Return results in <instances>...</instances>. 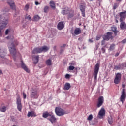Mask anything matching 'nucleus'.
<instances>
[{"label":"nucleus","mask_w":126,"mask_h":126,"mask_svg":"<svg viewBox=\"0 0 126 126\" xmlns=\"http://www.w3.org/2000/svg\"><path fill=\"white\" fill-rule=\"evenodd\" d=\"M18 45V42L17 40H14L8 43V47L9 48V52L13 57H15L16 55V49H15V46Z\"/></svg>","instance_id":"1"},{"label":"nucleus","mask_w":126,"mask_h":126,"mask_svg":"<svg viewBox=\"0 0 126 126\" xmlns=\"http://www.w3.org/2000/svg\"><path fill=\"white\" fill-rule=\"evenodd\" d=\"M126 11L120 13V21L121 22L120 24V28L122 30L126 29V24L124 22L125 21V19H126Z\"/></svg>","instance_id":"2"},{"label":"nucleus","mask_w":126,"mask_h":126,"mask_svg":"<svg viewBox=\"0 0 126 126\" xmlns=\"http://www.w3.org/2000/svg\"><path fill=\"white\" fill-rule=\"evenodd\" d=\"M50 48L47 46H44L41 47H37L35 48L32 51V54L34 55H36V54H40V53H42L44 52V53L46 52H48Z\"/></svg>","instance_id":"3"},{"label":"nucleus","mask_w":126,"mask_h":126,"mask_svg":"<svg viewBox=\"0 0 126 126\" xmlns=\"http://www.w3.org/2000/svg\"><path fill=\"white\" fill-rule=\"evenodd\" d=\"M8 23V20H7V18L4 16V15H0V28L1 29L5 28Z\"/></svg>","instance_id":"4"},{"label":"nucleus","mask_w":126,"mask_h":126,"mask_svg":"<svg viewBox=\"0 0 126 126\" xmlns=\"http://www.w3.org/2000/svg\"><path fill=\"white\" fill-rule=\"evenodd\" d=\"M99 69H100V64L98 63H97L94 66V80H96V79H97V76H98V73L99 72Z\"/></svg>","instance_id":"5"},{"label":"nucleus","mask_w":126,"mask_h":126,"mask_svg":"<svg viewBox=\"0 0 126 126\" xmlns=\"http://www.w3.org/2000/svg\"><path fill=\"white\" fill-rule=\"evenodd\" d=\"M55 112L56 115L59 116H63V115L65 114V112H64V110L60 107H56L55 108Z\"/></svg>","instance_id":"6"},{"label":"nucleus","mask_w":126,"mask_h":126,"mask_svg":"<svg viewBox=\"0 0 126 126\" xmlns=\"http://www.w3.org/2000/svg\"><path fill=\"white\" fill-rule=\"evenodd\" d=\"M122 78V74L120 73H118L116 74L115 78L114 80V82L115 84H119L121 82V79Z\"/></svg>","instance_id":"7"},{"label":"nucleus","mask_w":126,"mask_h":126,"mask_svg":"<svg viewBox=\"0 0 126 126\" xmlns=\"http://www.w3.org/2000/svg\"><path fill=\"white\" fill-rule=\"evenodd\" d=\"M17 108L19 112H21V110L22 109V105L21 104V98L20 97L17 96Z\"/></svg>","instance_id":"8"},{"label":"nucleus","mask_w":126,"mask_h":126,"mask_svg":"<svg viewBox=\"0 0 126 126\" xmlns=\"http://www.w3.org/2000/svg\"><path fill=\"white\" fill-rule=\"evenodd\" d=\"M105 115H106V111L105 109L102 108L99 111L97 117L99 119H103V117H104Z\"/></svg>","instance_id":"9"},{"label":"nucleus","mask_w":126,"mask_h":126,"mask_svg":"<svg viewBox=\"0 0 126 126\" xmlns=\"http://www.w3.org/2000/svg\"><path fill=\"white\" fill-rule=\"evenodd\" d=\"M103 103H104V97L100 96L98 99L96 107L100 108L103 105Z\"/></svg>","instance_id":"10"},{"label":"nucleus","mask_w":126,"mask_h":126,"mask_svg":"<svg viewBox=\"0 0 126 126\" xmlns=\"http://www.w3.org/2000/svg\"><path fill=\"white\" fill-rule=\"evenodd\" d=\"M126 91L125 89H123L122 92L121 93V96L120 97V101L122 102V104H124V101L126 100Z\"/></svg>","instance_id":"11"},{"label":"nucleus","mask_w":126,"mask_h":126,"mask_svg":"<svg viewBox=\"0 0 126 126\" xmlns=\"http://www.w3.org/2000/svg\"><path fill=\"white\" fill-rule=\"evenodd\" d=\"M21 66L22 68H23V69H24V70L26 71V72H27L28 73H29V72H30V70H29V69H28L27 66H26V65L25 64V63H24L23 61H21Z\"/></svg>","instance_id":"12"},{"label":"nucleus","mask_w":126,"mask_h":126,"mask_svg":"<svg viewBox=\"0 0 126 126\" xmlns=\"http://www.w3.org/2000/svg\"><path fill=\"white\" fill-rule=\"evenodd\" d=\"M112 37V33L111 32H107L106 34L102 36V38L103 40H105V41H109L110 38Z\"/></svg>","instance_id":"13"},{"label":"nucleus","mask_w":126,"mask_h":126,"mask_svg":"<svg viewBox=\"0 0 126 126\" xmlns=\"http://www.w3.org/2000/svg\"><path fill=\"white\" fill-rule=\"evenodd\" d=\"M6 56V50L3 48H1L0 49V57L2 59L4 58Z\"/></svg>","instance_id":"14"},{"label":"nucleus","mask_w":126,"mask_h":126,"mask_svg":"<svg viewBox=\"0 0 126 126\" xmlns=\"http://www.w3.org/2000/svg\"><path fill=\"white\" fill-rule=\"evenodd\" d=\"M48 120L50 121V122H51L52 124H53V123L56 122V120H57V119L56 118L55 116L53 115L52 113H51L50 115H49V117L48 118Z\"/></svg>","instance_id":"15"},{"label":"nucleus","mask_w":126,"mask_h":126,"mask_svg":"<svg viewBox=\"0 0 126 126\" xmlns=\"http://www.w3.org/2000/svg\"><path fill=\"white\" fill-rule=\"evenodd\" d=\"M85 8L86 7L85 5H81L80 6V9L82 12V16L83 17H85Z\"/></svg>","instance_id":"16"},{"label":"nucleus","mask_w":126,"mask_h":126,"mask_svg":"<svg viewBox=\"0 0 126 126\" xmlns=\"http://www.w3.org/2000/svg\"><path fill=\"white\" fill-rule=\"evenodd\" d=\"M38 94V91H37V89H32V93H31V96L32 97H36Z\"/></svg>","instance_id":"17"},{"label":"nucleus","mask_w":126,"mask_h":126,"mask_svg":"<svg viewBox=\"0 0 126 126\" xmlns=\"http://www.w3.org/2000/svg\"><path fill=\"white\" fill-rule=\"evenodd\" d=\"M57 27L59 30H62V29H63V28L64 27V25L63 24V22H60L58 24Z\"/></svg>","instance_id":"18"},{"label":"nucleus","mask_w":126,"mask_h":126,"mask_svg":"<svg viewBox=\"0 0 126 126\" xmlns=\"http://www.w3.org/2000/svg\"><path fill=\"white\" fill-rule=\"evenodd\" d=\"M70 9L68 8H65L63 10H62V14L63 15H65L66 14H68V13L69 12Z\"/></svg>","instance_id":"19"},{"label":"nucleus","mask_w":126,"mask_h":126,"mask_svg":"<svg viewBox=\"0 0 126 126\" xmlns=\"http://www.w3.org/2000/svg\"><path fill=\"white\" fill-rule=\"evenodd\" d=\"M25 20H24L23 21V23H26V22L31 21L32 20L31 17H30V15H26V16H25Z\"/></svg>","instance_id":"20"},{"label":"nucleus","mask_w":126,"mask_h":126,"mask_svg":"<svg viewBox=\"0 0 126 126\" xmlns=\"http://www.w3.org/2000/svg\"><path fill=\"white\" fill-rule=\"evenodd\" d=\"M74 15V11L73 10H70L69 11L68 13V18H71L72 17H73Z\"/></svg>","instance_id":"21"},{"label":"nucleus","mask_w":126,"mask_h":126,"mask_svg":"<svg viewBox=\"0 0 126 126\" xmlns=\"http://www.w3.org/2000/svg\"><path fill=\"white\" fill-rule=\"evenodd\" d=\"M108 122L110 125H112L114 122V118L112 115H110V116L108 117Z\"/></svg>","instance_id":"22"},{"label":"nucleus","mask_w":126,"mask_h":126,"mask_svg":"<svg viewBox=\"0 0 126 126\" xmlns=\"http://www.w3.org/2000/svg\"><path fill=\"white\" fill-rule=\"evenodd\" d=\"M81 33V30L80 29L77 28L75 29L74 33L75 35H79Z\"/></svg>","instance_id":"23"},{"label":"nucleus","mask_w":126,"mask_h":126,"mask_svg":"<svg viewBox=\"0 0 126 126\" xmlns=\"http://www.w3.org/2000/svg\"><path fill=\"white\" fill-rule=\"evenodd\" d=\"M52 113H49L48 112H45L44 113H43L42 115V117L43 118H47V120L48 119H49V117H50V115H51Z\"/></svg>","instance_id":"24"},{"label":"nucleus","mask_w":126,"mask_h":126,"mask_svg":"<svg viewBox=\"0 0 126 126\" xmlns=\"http://www.w3.org/2000/svg\"><path fill=\"white\" fill-rule=\"evenodd\" d=\"M70 87H71L70 84L69 83H67L64 85V90H69V89L70 88Z\"/></svg>","instance_id":"25"},{"label":"nucleus","mask_w":126,"mask_h":126,"mask_svg":"<svg viewBox=\"0 0 126 126\" xmlns=\"http://www.w3.org/2000/svg\"><path fill=\"white\" fill-rule=\"evenodd\" d=\"M28 117H36V114L34 111H31L28 113Z\"/></svg>","instance_id":"26"},{"label":"nucleus","mask_w":126,"mask_h":126,"mask_svg":"<svg viewBox=\"0 0 126 126\" xmlns=\"http://www.w3.org/2000/svg\"><path fill=\"white\" fill-rule=\"evenodd\" d=\"M50 5L53 9H55V8H56V4H55V2H54V1H50Z\"/></svg>","instance_id":"27"},{"label":"nucleus","mask_w":126,"mask_h":126,"mask_svg":"<svg viewBox=\"0 0 126 126\" xmlns=\"http://www.w3.org/2000/svg\"><path fill=\"white\" fill-rule=\"evenodd\" d=\"M34 59L35 60V61L34 62V63L36 64L38 63V62H39V55L34 56Z\"/></svg>","instance_id":"28"},{"label":"nucleus","mask_w":126,"mask_h":126,"mask_svg":"<svg viewBox=\"0 0 126 126\" xmlns=\"http://www.w3.org/2000/svg\"><path fill=\"white\" fill-rule=\"evenodd\" d=\"M11 62L10 60H8V59H5V61L4 62V63H5V64H7V65H11Z\"/></svg>","instance_id":"29"},{"label":"nucleus","mask_w":126,"mask_h":126,"mask_svg":"<svg viewBox=\"0 0 126 126\" xmlns=\"http://www.w3.org/2000/svg\"><path fill=\"white\" fill-rule=\"evenodd\" d=\"M114 69H115V70H119L120 69H122V68L121 67V64L116 65V66H114Z\"/></svg>","instance_id":"30"},{"label":"nucleus","mask_w":126,"mask_h":126,"mask_svg":"<svg viewBox=\"0 0 126 126\" xmlns=\"http://www.w3.org/2000/svg\"><path fill=\"white\" fill-rule=\"evenodd\" d=\"M46 63L47 65H52V60L48 59L46 61Z\"/></svg>","instance_id":"31"},{"label":"nucleus","mask_w":126,"mask_h":126,"mask_svg":"<svg viewBox=\"0 0 126 126\" xmlns=\"http://www.w3.org/2000/svg\"><path fill=\"white\" fill-rule=\"evenodd\" d=\"M34 21H38L40 20V17L38 15H36L34 16Z\"/></svg>","instance_id":"32"},{"label":"nucleus","mask_w":126,"mask_h":126,"mask_svg":"<svg viewBox=\"0 0 126 126\" xmlns=\"http://www.w3.org/2000/svg\"><path fill=\"white\" fill-rule=\"evenodd\" d=\"M49 8H50V7L48 6H45L44 8V12H45V13H47V12H48V10H49Z\"/></svg>","instance_id":"33"},{"label":"nucleus","mask_w":126,"mask_h":126,"mask_svg":"<svg viewBox=\"0 0 126 126\" xmlns=\"http://www.w3.org/2000/svg\"><path fill=\"white\" fill-rule=\"evenodd\" d=\"M112 30L114 32V33L115 35V36H117V34H118V31H117V28H113V29H112Z\"/></svg>","instance_id":"34"},{"label":"nucleus","mask_w":126,"mask_h":126,"mask_svg":"<svg viewBox=\"0 0 126 126\" xmlns=\"http://www.w3.org/2000/svg\"><path fill=\"white\" fill-rule=\"evenodd\" d=\"M6 111V107L4 106L3 107L0 108V111L4 112Z\"/></svg>","instance_id":"35"},{"label":"nucleus","mask_w":126,"mask_h":126,"mask_svg":"<svg viewBox=\"0 0 126 126\" xmlns=\"http://www.w3.org/2000/svg\"><path fill=\"white\" fill-rule=\"evenodd\" d=\"M120 66L121 67V69H124L125 67H126V63L120 64Z\"/></svg>","instance_id":"36"},{"label":"nucleus","mask_w":126,"mask_h":126,"mask_svg":"<svg viewBox=\"0 0 126 126\" xmlns=\"http://www.w3.org/2000/svg\"><path fill=\"white\" fill-rule=\"evenodd\" d=\"M92 119H93V115H92V114H90V115H89V116L87 118V120L91 121V120H92Z\"/></svg>","instance_id":"37"},{"label":"nucleus","mask_w":126,"mask_h":126,"mask_svg":"<svg viewBox=\"0 0 126 126\" xmlns=\"http://www.w3.org/2000/svg\"><path fill=\"white\" fill-rule=\"evenodd\" d=\"M115 49V44H112L109 48V50L110 51H114V49Z\"/></svg>","instance_id":"38"},{"label":"nucleus","mask_w":126,"mask_h":126,"mask_svg":"<svg viewBox=\"0 0 126 126\" xmlns=\"http://www.w3.org/2000/svg\"><path fill=\"white\" fill-rule=\"evenodd\" d=\"M10 32V29H8L5 31V35H8V33Z\"/></svg>","instance_id":"39"},{"label":"nucleus","mask_w":126,"mask_h":126,"mask_svg":"<svg viewBox=\"0 0 126 126\" xmlns=\"http://www.w3.org/2000/svg\"><path fill=\"white\" fill-rule=\"evenodd\" d=\"M63 51H64V48L61 47L60 53L63 54Z\"/></svg>","instance_id":"40"},{"label":"nucleus","mask_w":126,"mask_h":126,"mask_svg":"<svg viewBox=\"0 0 126 126\" xmlns=\"http://www.w3.org/2000/svg\"><path fill=\"white\" fill-rule=\"evenodd\" d=\"M69 70H73L74 69V66L70 65L69 66Z\"/></svg>","instance_id":"41"},{"label":"nucleus","mask_w":126,"mask_h":126,"mask_svg":"<svg viewBox=\"0 0 126 126\" xmlns=\"http://www.w3.org/2000/svg\"><path fill=\"white\" fill-rule=\"evenodd\" d=\"M29 9V5H28L27 4L26 5L25 7V10L27 11V10H28Z\"/></svg>","instance_id":"42"},{"label":"nucleus","mask_w":126,"mask_h":126,"mask_svg":"<svg viewBox=\"0 0 126 126\" xmlns=\"http://www.w3.org/2000/svg\"><path fill=\"white\" fill-rule=\"evenodd\" d=\"M69 65H71L72 66H73L75 65V63L74 62H71L69 63Z\"/></svg>","instance_id":"43"},{"label":"nucleus","mask_w":126,"mask_h":126,"mask_svg":"<svg viewBox=\"0 0 126 126\" xmlns=\"http://www.w3.org/2000/svg\"><path fill=\"white\" fill-rule=\"evenodd\" d=\"M100 39H101V36L98 35V36H96V41H98V40H100Z\"/></svg>","instance_id":"44"},{"label":"nucleus","mask_w":126,"mask_h":126,"mask_svg":"<svg viewBox=\"0 0 126 126\" xmlns=\"http://www.w3.org/2000/svg\"><path fill=\"white\" fill-rule=\"evenodd\" d=\"M23 96L24 99H26V94H25V93L24 92L23 93Z\"/></svg>","instance_id":"45"},{"label":"nucleus","mask_w":126,"mask_h":126,"mask_svg":"<svg viewBox=\"0 0 126 126\" xmlns=\"http://www.w3.org/2000/svg\"><path fill=\"white\" fill-rule=\"evenodd\" d=\"M69 77H70V75L69 74H66L65 75V78L68 79V78H69Z\"/></svg>","instance_id":"46"},{"label":"nucleus","mask_w":126,"mask_h":126,"mask_svg":"<svg viewBox=\"0 0 126 126\" xmlns=\"http://www.w3.org/2000/svg\"><path fill=\"white\" fill-rule=\"evenodd\" d=\"M105 41H106V40H103L102 41H101V45L103 46V45H105Z\"/></svg>","instance_id":"47"},{"label":"nucleus","mask_w":126,"mask_h":126,"mask_svg":"<svg viewBox=\"0 0 126 126\" xmlns=\"http://www.w3.org/2000/svg\"><path fill=\"white\" fill-rule=\"evenodd\" d=\"M101 50H102V53H103L106 52V49H105V48H104V47H102L101 48Z\"/></svg>","instance_id":"48"},{"label":"nucleus","mask_w":126,"mask_h":126,"mask_svg":"<svg viewBox=\"0 0 126 126\" xmlns=\"http://www.w3.org/2000/svg\"><path fill=\"white\" fill-rule=\"evenodd\" d=\"M61 48H65L66 47V44H63L62 46H61Z\"/></svg>","instance_id":"49"},{"label":"nucleus","mask_w":126,"mask_h":126,"mask_svg":"<svg viewBox=\"0 0 126 126\" xmlns=\"http://www.w3.org/2000/svg\"><path fill=\"white\" fill-rule=\"evenodd\" d=\"M3 29H1L0 28V36H1V35H2V32H1V30H2Z\"/></svg>","instance_id":"50"},{"label":"nucleus","mask_w":126,"mask_h":126,"mask_svg":"<svg viewBox=\"0 0 126 126\" xmlns=\"http://www.w3.org/2000/svg\"><path fill=\"white\" fill-rule=\"evenodd\" d=\"M7 39H11V40H12V41H13V37L10 38V37L9 36L7 37Z\"/></svg>","instance_id":"51"},{"label":"nucleus","mask_w":126,"mask_h":126,"mask_svg":"<svg viewBox=\"0 0 126 126\" xmlns=\"http://www.w3.org/2000/svg\"><path fill=\"white\" fill-rule=\"evenodd\" d=\"M126 39H124V40H122V42L123 43H126Z\"/></svg>","instance_id":"52"},{"label":"nucleus","mask_w":126,"mask_h":126,"mask_svg":"<svg viewBox=\"0 0 126 126\" xmlns=\"http://www.w3.org/2000/svg\"><path fill=\"white\" fill-rule=\"evenodd\" d=\"M35 5H39V2L35 1Z\"/></svg>","instance_id":"53"},{"label":"nucleus","mask_w":126,"mask_h":126,"mask_svg":"<svg viewBox=\"0 0 126 126\" xmlns=\"http://www.w3.org/2000/svg\"><path fill=\"white\" fill-rule=\"evenodd\" d=\"M119 55H120V53H119L118 52H117V53L115 54V57H118V56H119Z\"/></svg>","instance_id":"54"},{"label":"nucleus","mask_w":126,"mask_h":126,"mask_svg":"<svg viewBox=\"0 0 126 126\" xmlns=\"http://www.w3.org/2000/svg\"><path fill=\"white\" fill-rule=\"evenodd\" d=\"M2 74V71L0 69V75Z\"/></svg>","instance_id":"55"},{"label":"nucleus","mask_w":126,"mask_h":126,"mask_svg":"<svg viewBox=\"0 0 126 126\" xmlns=\"http://www.w3.org/2000/svg\"><path fill=\"white\" fill-rule=\"evenodd\" d=\"M116 8H117V5H114L113 9H116Z\"/></svg>","instance_id":"56"},{"label":"nucleus","mask_w":126,"mask_h":126,"mask_svg":"<svg viewBox=\"0 0 126 126\" xmlns=\"http://www.w3.org/2000/svg\"><path fill=\"white\" fill-rule=\"evenodd\" d=\"M57 48V46H54V47H53V49H54V50H56V48Z\"/></svg>","instance_id":"57"},{"label":"nucleus","mask_w":126,"mask_h":126,"mask_svg":"<svg viewBox=\"0 0 126 126\" xmlns=\"http://www.w3.org/2000/svg\"><path fill=\"white\" fill-rule=\"evenodd\" d=\"M116 1H119V2H121V1H122V0H116Z\"/></svg>","instance_id":"58"},{"label":"nucleus","mask_w":126,"mask_h":126,"mask_svg":"<svg viewBox=\"0 0 126 126\" xmlns=\"http://www.w3.org/2000/svg\"><path fill=\"white\" fill-rule=\"evenodd\" d=\"M89 42H90V43H92V39H89Z\"/></svg>","instance_id":"59"},{"label":"nucleus","mask_w":126,"mask_h":126,"mask_svg":"<svg viewBox=\"0 0 126 126\" xmlns=\"http://www.w3.org/2000/svg\"><path fill=\"white\" fill-rule=\"evenodd\" d=\"M116 23H118L119 22V21L118 20H116Z\"/></svg>","instance_id":"60"},{"label":"nucleus","mask_w":126,"mask_h":126,"mask_svg":"<svg viewBox=\"0 0 126 126\" xmlns=\"http://www.w3.org/2000/svg\"><path fill=\"white\" fill-rule=\"evenodd\" d=\"M23 27L24 28H25V25H23Z\"/></svg>","instance_id":"61"},{"label":"nucleus","mask_w":126,"mask_h":126,"mask_svg":"<svg viewBox=\"0 0 126 126\" xmlns=\"http://www.w3.org/2000/svg\"><path fill=\"white\" fill-rule=\"evenodd\" d=\"M90 0V1H93V0Z\"/></svg>","instance_id":"62"}]
</instances>
